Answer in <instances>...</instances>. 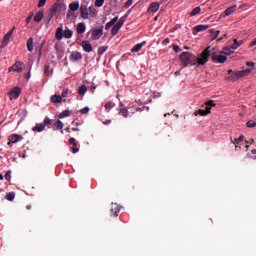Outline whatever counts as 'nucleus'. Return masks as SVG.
I'll use <instances>...</instances> for the list:
<instances>
[{
  "label": "nucleus",
  "instance_id": "f257e3e1",
  "mask_svg": "<svg viewBox=\"0 0 256 256\" xmlns=\"http://www.w3.org/2000/svg\"><path fill=\"white\" fill-rule=\"evenodd\" d=\"M209 57H211V48H206L202 53L195 56L191 52H183L180 55V61L183 63L184 67H189V65H197L201 67V65H205L209 61Z\"/></svg>",
  "mask_w": 256,
  "mask_h": 256
},
{
  "label": "nucleus",
  "instance_id": "f03ea898",
  "mask_svg": "<svg viewBox=\"0 0 256 256\" xmlns=\"http://www.w3.org/2000/svg\"><path fill=\"white\" fill-rule=\"evenodd\" d=\"M142 111H145V106L139 107V102L130 104L127 108H120V115L122 117H133L135 113H141Z\"/></svg>",
  "mask_w": 256,
  "mask_h": 256
},
{
  "label": "nucleus",
  "instance_id": "7ed1b4c3",
  "mask_svg": "<svg viewBox=\"0 0 256 256\" xmlns=\"http://www.w3.org/2000/svg\"><path fill=\"white\" fill-rule=\"evenodd\" d=\"M79 7V1L70 3L69 10L67 12V18L71 19V17H75V11H79Z\"/></svg>",
  "mask_w": 256,
  "mask_h": 256
},
{
  "label": "nucleus",
  "instance_id": "20e7f679",
  "mask_svg": "<svg viewBox=\"0 0 256 256\" xmlns=\"http://www.w3.org/2000/svg\"><path fill=\"white\" fill-rule=\"evenodd\" d=\"M9 73L15 71L16 73H21L23 71V62L16 61L13 66L8 68Z\"/></svg>",
  "mask_w": 256,
  "mask_h": 256
},
{
  "label": "nucleus",
  "instance_id": "39448f33",
  "mask_svg": "<svg viewBox=\"0 0 256 256\" xmlns=\"http://www.w3.org/2000/svg\"><path fill=\"white\" fill-rule=\"evenodd\" d=\"M8 95L11 101H13V99H19V96L21 95V88L15 87L8 93Z\"/></svg>",
  "mask_w": 256,
  "mask_h": 256
},
{
  "label": "nucleus",
  "instance_id": "423d86ee",
  "mask_svg": "<svg viewBox=\"0 0 256 256\" xmlns=\"http://www.w3.org/2000/svg\"><path fill=\"white\" fill-rule=\"evenodd\" d=\"M101 37H103V26L94 29L92 32L93 41H98V39H101Z\"/></svg>",
  "mask_w": 256,
  "mask_h": 256
},
{
  "label": "nucleus",
  "instance_id": "0eeeda50",
  "mask_svg": "<svg viewBox=\"0 0 256 256\" xmlns=\"http://www.w3.org/2000/svg\"><path fill=\"white\" fill-rule=\"evenodd\" d=\"M15 28H13L12 30H10L3 38L2 42H1V47L2 49L7 47V45H9V41H11V35H13V31Z\"/></svg>",
  "mask_w": 256,
  "mask_h": 256
},
{
  "label": "nucleus",
  "instance_id": "6e6552de",
  "mask_svg": "<svg viewBox=\"0 0 256 256\" xmlns=\"http://www.w3.org/2000/svg\"><path fill=\"white\" fill-rule=\"evenodd\" d=\"M212 61H214L216 63H225V61H227V56H225V54L220 52L219 55L214 54L212 56Z\"/></svg>",
  "mask_w": 256,
  "mask_h": 256
},
{
  "label": "nucleus",
  "instance_id": "1a4fd4ad",
  "mask_svg": "<svg viewBox=\"0 0 256 256\" xmlns=\"http://www.w3.org/2000/svg\"><path fill=\"white\" fill-rule=\"evenodd\" d=\"M80 17L85 20L89 19V8L85 4H81L80 6Z\"/></svg>",
  "mask_w": 256,
  "mask_h": 256
},
{
  "label": "nucleus",
  "instance_id": "9d476101",
  "mask_svg": "<svg viewBox=\"0 0 256 256\" xmlns=\"http://www.w3.org/2000/svg\"><path fill=\"white\" fill-rule=\"evenodd\" d=\"M19 141H23V136L19 134H12L9 136L8 145H11V143H19Z\"/></svg>",
  "mask_w": 256,
  "mask_h": 256
},
{
  "label": "nucleus",
  "instance_id": "9b49d317",
  "mask_svg": "<svg viewBox=\"0 0 256 256\" xmlns=\"http://www.w3.org/2000/svg\"><path fill=\"white\" fill-rule=\"evenodd\" d=\"M228 79H230V81H238V79H241V76L239 75V71L229 70Z\"/></svg>",
  "mask_w": 256,
  "mask_h": 256
},
{
  "label": "nucleus",
  "instance_id": "f8f14e48",
  "mask_svg": "<svg viewBox=\"0 0 256 256\" xmlns=\"http://www.w3.org/2000/svg\"><path fill=\"white\" fill-rule=\"evenodd\" d=\"M81 45L85 53H91V51H93V46L90 41L84 40Z\"/></svg>",
  "mask_w": 256,
  "mask_h": 256
},
{
  "label": "nucleus",
  "instance_id": "ddd939ff",
  "mask_svg": "<svg viewBox=\"0 0 256 256\" xmlns=\"http://www.w3.org/2000/svg\"><path fill=\"white\" fill-rule=\"evenodd\" d=\"M207 29H209V25H197L194 27L193 35L202 33V31H207Z\"/></svg>",
  "mask_w": 256,
  "mask_h": 256
},
{
  "label": "nucleus",
  "instance_id": "4468645a",
  "mask_svg": "<svg viewBox=\"0 0 256 256\" xmlns=\"http://www.w3.org/2000/svg\"><path fill=\"white\" fill-rule=\"evenodd\" d=\"M83 59V55L81 54V52H72L70 55V61H81Z\"/></svg>",
  "mask_w": 256,
  "mask_h": 256
},
{
  "label": "nucleus",
  "instance_id": "2eb2a0df",
  "mask_svg": "<svg viewBox=\"0 0 256 256\" xmlns=\"http://www.w3.org/2000/svg\"><path fill=\"white\" fill-rule=\"evenodd\" d=\"M63 127H65V124H63V121L61 120H57L55 123H54V131H61V134L63 135V133H65L63 131Z\"/></svg>",
  "mask_w": 256,
  "mask_h": 256
},
{
  "label": "nucleus",
  "instance_id": "dca6fc26",
  "mask_svg": "<svg viewBox=\"0 0 256 256\" xmlns=\"http://www.w3.org/2000/svg\"><path fill=\"white\" fill-rule=\"evenodd\" d=\"M118 21H119V16H115L111 21L106 23L105 30L109 31V29H111V27H115V25Z\"/></svg>",
  "mask_w": 256,
  "mask_h": 256
},
{
  "label": "nucleus",
  "instance_id": "f3484780",
  "mask_svg": "<svg viewBox=\"0 0 256 256\" xmlns=\"http://www.w3.org/2000/svg\"><path fill=\"white\" fill-rule=\"evenodd\" d=\"M145 45H147L146 41H143L141 43L136 44L132 49H131V53H139V51H141V49H143V47H145Z\"/></svg>",
  "mask_w": 256,
  "mask_h": 256
},
{
  "label": "nucleus",
  "instance_id": "a211bd4d",
  "mask_svg": "<svg viewBox=\"0 0 256 256\" xmlns=\"http://www.w3.org/2000/svg\"><path fill=\"white\" fill-rule=\"evenodd\" d=\"M237 11V4H234L230 7H228L225 11H224V15L225 17H229L230 15H233V13H235Z\"/></svg>",
  "mask_w": 256,
  "mask_h": 256
},
{
  "label": "nucleus",
  "instance_id": "6ab92c4d",
  "mask_svg": "<svg viewBox=\"0 0 256 256\" xmlns=\"http://www.w3.org/2000/svg\"><path fill=\"white\" fill-rule=\"evenodd\" d=\"M120 211H121V208L119 207V204H117V203L112 204L111 213H112L113 217H118Z\"/></svg>",
  "mask_w": 256,
  "mask_h": 256
},
{
  "label": "nucleus",
  "instance_id": "aec40b11",
  "mask_svg": "<svg viewBox=\"0 0 256 256\" xmlns=\"http://www.w3.org/2000/svg\"><path fill=\"white\" fill-rule=\"evenodd\" d=\"M76 31H77L78 35H83V33H85V31H87V26H85V23L80 22L77 25Z\"/></svg>",
  "mask_w": 256,
  "mask_h": 256
},
{
  "label": "nucleus",
  "instance_id": "412c9836",
  "mask_svg": "<svg viewBox=\"0 0 256 256\" xmlns=\"http://www.w3.org/2000/svg\"><path fill=\"white\" fill-rule=\"evenodd\" d=\"M32 131L37 132V133H43L45 131V124L43 123H38L36 124L33 128Z\"/></svg>",
  "mask_w": 256,
  "mask_h": 256
},
{
  "label": "nucleus",
  "instance_id": "4be33fe9",
  "mask_svg": "<svg viewBox=\"0 0 256 256\" xmlns=\"http://www.w3.org/2000/svg\"><path fill=\"white\" fill-rule=\"evenodd\" d=\"M159 2H153L150 4L148 11H150V13H157L159 11Z\"/></svg>",
  "mask_w": 256,
  "mask_h": 256
},
{
  "label": "nucleus",
  "instance_id": "5701e85b",
  "mask_svg": "<svg viewBox=\"0 0 256 256\" xmlns=\"http://www.w3.org/2000/svg\"><path fill=\"white\" fill-rule=\"evenodd\" d=\"M62 98H61V95H57V94H55V95H53V96H51V98H50V101H51V103H54V104H57V103H61L62 102ZM67 100H63V102L65 103Z\"/></svg>",
  "mask_w": 256,
  "mask_h": 256
},
{
  "label": "nucleus",
  "instance_id": "b1692460",
  "mask_svg": "<svg viewBox=\"0 0 256 256\" xmlns=\"http://www.w3.org/2000/svg\"><path fill=\"white\" fill-rule=\"evenodd\" d=\"M45 15L44 11H39L35 16H34V21L35 23H41L43 21V16Z\"/></svg>",
  "mask_w": 256,
  "mask_h": 256
},
{
  "label": "nucleus",
  "instance_id": "393cba45",
  "mask_svg": "<svg viewBox=\"0 0 256 256\" xmlns=\"http://www.w3.org/2000/svg\"><path fill=\"white\" fill-rule=\"evenodd\" d=\"M210 33V37L212 39V41H215V39H217L219 37V34L221 33L219 30H215V29H210L209 30Z\"/></svg>",
  "mask_w": 256,
  "mask_h": 256
},
{
  "label": "nucleus",
  "instance_id": "a878e982",
  "mask_svg": "<svg viewBox=\"0 0 256 256\" xmlns=\"http://www.w3.org/2000/svg\"><path fill=\"white\" fill-rule=\"evenodd\" d=\"M251 71H253V68H247L245 70H240L239 71V76L242 79V77H247V75L251 74Z\"/></svg>",
  "mask_w": 256,
  "mask_h": 256
},
{
  "label": "nucleus",
  "instance_id": "bb28decb",
  "mask_svg": "<svg viewBox=\"0 0 256 256\" xmlns=\"http://www.w3.org/2000/svg\"><path fill=\"white\" fill-rule=\"evenodd\" d=\"M55 37L58 41H61V39H63L64 35H63V28L62 27L57 28Z\"/></svg>",
  "mask_w": 256,
  "mask_h": 256
},
{
  "label": "nucleus",
  "instance_id": "cd10ccee",
  "mask_svg": "<svg viewBox=\"0 0 256 256\" xmlns=\"http://www.w3.org/2000/svg\"><path fill=\"white\" fill-rule=\"evenodd\" d=\"M221 53H223V55H225L226 57H229V55H233V53H235V51H233L230 48V46H226Z\"/></svg>",
  "mask_w": 256,
  "mask_h": 256
},
{
  "label": "nucleus",
  "instance_id": "c85d7f7f",
  "mask_svg": "<svg viewBox=\"0 0 256 256\" xmlns=\"http://www.w3.org/2000/svg\"><path fill=\"white\" fill-rule=\"evenodd\" d=\"M241 45H243V41L234 40V43L230 45V48L232 51H235V49H239Z\"/></svg>",
  "mask_w": 256,
  "mask_h": 256
},
{
  "label": "nucleus",
  "instance_id": "c756f323",
  "mask_svg": "<svg viewBox=\"0 0 256 256\" xmlns=\"http://www.w3.org/2000/svg\"><path fill=\"white\" fill-rule=\"evenodd\" d=\"M66 117H71V111L64 110L59 114V119H65Z\"/></svg>",
  "mask_w": 256,
  "mask_h": 256
},
{
  "label": "nucleus",
  "instance_id": "7c9ffc66",
  "mask_svg": "<svg viewBox=\"0 0 256 256\" xmlns=\"http://www.w3.org/2000/svg\"><path fill=\"white\" fill-rule=\"evenodd\" d=\"M63 35L65 39H71V37H73V31L71 29H66L64 30Z\"/></svg>",
  "mask_w": 256,
  "mask_h": 256
},
{
  "label": "nucleus",
  "instance_id": "2f4dec72",
  "mask_svg": "<svg viewBox=\"0 0 256 256\" xmlns=\"http://www.w3.org/2000/svg\"><path fill=\"white\" fill-rule=\"evenodd\" d=\"M199 113L202 117L209 115L211 113V106H207L205 110H199Z\"/></svg>",
  "mask_w": 256,
  "mask_h": 256
},
{
  "label": "nucleus",
  "instance_id": "473e14b6",
  "mask_svg": "<svg viewBox=\"0 0 256 256\" xmlns=\"http://www.w3.org/2000/svg\"><path fill=\"white\" fill-rule=\"evenodd\" d=\"M243 139H245V136L240 135L239 138H235L234 140L231 139V142L233 143V145H239L241 143V141H243Z\"/></svg>",
  "mask_w": 256,
  "mask_h": 256
},
{
  "label": "nucleus",
  "instance_id": "72a5a7b5",
  "mask_svg": "<svg viewBox=\"0 0 256 256\" xmlns=\"http://www.w3.org/2000/svg\"><path fill=\"white\" fill-rule=\"evenodd\" d=\"M44 74H45L47 77L53 75V69H51V66L45 65Z\"/></svg>",
  "mask_w": 256,
  "mask_h": 256
},
{
  "label": "nucleus",
  "instance_id": "f704fd0d",
  "mask_svg": "<svg viewBox=\"0 0 256 256\" xmlns=\"http://www.w3.org/2000/svg\"><path fill=\"white\" fill-rule=\"evenodd\" d=\"M85 93H87V86L86 85H81L78 88V94L84 96Z\"/></svg>",
  "mask_w": 256,
  "mask_h": 256
},
{
  "label": "nucleus",
  "instance_id": "c9c22d12",
  "mask_svg": "<svg viewBox=\"0 0 256 256\" xmlns=\"http://www.w3.org/2000/svg\"><path fill=\"white\" fill-rule=\"evenodd\" d=\"M121 30L120 26H117L116 24L114 25V27L111 29V35L112 37H115V35H117V33H119V31Z\"/></svg>",
  "mask_w": 256,
  "mask_h": 256
},
{
  "label": "nucleus",
  "instance_id": "e433bc0d",
  "mask_svg": "<svg viewBox=\"0 0 256 256\" xmlns=\"http://www.w3.org/2000/svg\"><path fill=\"white\" fill-rule=\"evenodd\" d=\"M199 13H201V7L197 6L190 13V17H195V15H199Z\"/></svg>",
  "mask_w": 256,
  "mask_h": 256
},
{
  "label": "nucleus",
  "instance_id": "4c0bfd02",
  "mask_svg": "<svg viewBox=\"0 0 256 256\" xmlns=\"http://www.w3.org/2000/svg\"><path fill=\"white\" fill-rule=\"evenodd\" d=\"M27 50L28 51H33V38H29L27 41Z\"/></svg>",
  "mask_w": 256,
  "mask_h": 256
},
{
  "label": "nucleus",
  "instance_id": "58836bf2",
  "mask_svg": "<svg viewBox=\"0 0 256 256\" xmlns=\"http://www.w3.org/2000/svg\"><path fill=\"white\" fill-rule=\"evenodd\" d=\"M246 126L249 128V129H253L254 127H256V120H250L246 123Z\"/></svg>",
  "mask_w": 256,
  "mask_h": 256
},
{
  "label": "nucleus",
  "instance_id": "ea45409f",
  "mask_svg": "<svg viewBox=\"0 0 256 256\" xmlns=\"http://www.w3.org/2000/svg\"><path fill=\"white\" fill-rule=\"evenodd\" d=\"M108 49H109L108 46H100V47L98 48V54H99V55H103V53H105V51H107Z\"/></svg>",
  "mask_w": 256,
  "mask_h": 256
},
{
  "label": "nucleus",
  "instance_id": "a19ab883",
  "mask_svg": "<svg viewBox=\"0 0 256 256\" xmlns=\"http://www.w3.org/2000/svg\"><path fill=\"white\" fill-rule=\"evenodd\" d=\"M115 107V104H113L111 101L107 102L105 104V109L106 111H110L111 109H113Z\"/></svg>",
  "mask_w": 256,
  "mask_h": 256
},
{
  "label": "nucleus",
  "instance_id": "79ce46f5",
  "mask_svg": "<svg viewBox=\"0 0 256 256\" xmlns=\"http://www.w3.org/2000/svg\"><path fill=\"white\" fill-rule=\"evenodd\" d=\"M6 199H7V201H13L15 199V193L14 192H9L6 195Z\"/></svg>",
  "mask_w": 256,
  "mask_h": 256
},
{
  "label": "nucleus",
  "instance_id": "37998d69",
  "mask_svg": "<svg viewBox=\"0 0 256 256\" xmlns=\"http://www.w3.org/2000/svg\"><path fill=\"white\" fill-rule=\"evenodd\" d=\"M116 25L118 26V27H123V25H125V18H120L117 22H116Z\"/></svg>",
  "mask_w": 256,
  "mask_h": 256
},
{
  "label": "nucleus",
  "instance_id": "c03bdc74",
  "mask_svg": "<svg viewBox=\"0 0 256 256\" xmlns=\"http://www.w3.org/2000/svg\"><path fill=\"white\" fill-rule=\"evenodd\" d=\"M105 0H95V7H103Z\"/></svg>",
  "mask_w": 256,
  "mask_h": 256
},
{
  "label": "nucleus",
  "instance_id": "a18cd8bd",
  "mask_svg": "<svg viewBox=\"0 0 256 256\" xmlns=\"http://www.w3.org/2000/svg\"><path fill=\"white\" fill-rule=\"evenodd\" d=\"M72 125H75L76 127H79L80 125H83V122H81L79 119H74L72 121Z\"/></svg>",
  "mask_w": 256,
  "mask_h": 256
},
{
  "label": "nucleus",
  "instance_id": "49530a36",
  "mask_svg": "<svg viewBox=\"0 0 256 256\" xmlns=\"http://www.w3.org/2000/svg\"><path fill=\"white\" fill-rule=\"evenodd\" d=\"M31 19H33V12H31L29 16L25 19V23L29 25V23H31Z\"/></svg>",
  "mask_w": 256,
  "mask_h": 256
},
{
  "label": "nucleus",
  "instance_id": "de8ad7c7",
  "mask_svg": "<svg viewBox=\"0 0 256 256\" xmlns=\"http://www.w3.org/2000/svg\"><path fill=\"white\" fill-rule=\"evenodd\" d=\"M80 113L82 115H87V113H89V107H84L80 110Z\"/></svg>",
  "mask_w": 256,
  "mask_h": 256
},
{
  "label": "nucleus",
  "instance_id": "09e8293b",
  "mask_svg": "<svg viewBox=\"0 0 256 256\" xmlns=\"http://www.w3.org/2000/svg\"><path fill=\"white\" fill-rule=\"evenodd\" d=\"M69 95V89H66L64 92H62V94L60 95L61 99H65V97H67Z\"/></svg>",
  "mask_w": 256,
  "mask_h": 256
},
{
  "label": "nucleus",
  "instance_id": "8fccbe9b",
  "mask_svg": "<svg viewBox=\"0 0 256 256\" xmlns=\"http://www.w3.org/2000/svg\"><path fill=\"white\" fill-rule=\"evenodd\" d=\"M44 125L45 127H47V125H51V118L46 116L44 119Z\"/></svg>",
  "mask_w": 256,
  "mask_h": 256
},
{
  "label": "nucleus",
  "instance_id": "3c124183",
  "mask_svg": "<svg viewBox=\"0 0 256 256\" xmlns=\"http://www.w3.org/2000/svg\"><path fill=\"white\" fill-rule=\"evenodd\" d=\"M217 104H215V102L213 100H209L208 102H206V106L208 107H215Z\"/></svg>",
  "mask_w": 256,
  "mask_h": 256
},
{
  "label": "nucleus",
  "instance_id": "603ef678",
  "mask_svg": "<svg viewBox=\"0 0 256 256\" xmlns=\"http://www.w3.org/2000/svg\"><path fill=\"white\" fill-rule=\"evenodd\" d=\"M47 3V0H39L38 2V7L41 8V7H45V4Z\"/></svg>",
  "mask_w": 256,
  "mask_h": 256
},
{
  "label": "nucleus",
  "instance_id": "864d4df0",
  "mask_svg": "<svg viewBox=\"0 0 256 256\" xmlns=\"http://www.w3.org/2000/svg\"><path fill=\"white\" fill-rule=\"evenodd\" d=\"M247 67H251L250 69H255V62H246Z\"/></svg>",
  "mask_w": 256,
  "mask_h": 256
},
{
  "label": "nucleus",
  "instance_id": "5fc2aeb1",
  "mask_svg": "<svg viewBox=\"0 0 256 256\" xmlns=\"http://www.w3.org/2000/svg\"><path fill=\"white\" fill-rule=\"evenodd\" d=\"M69 143L73 145V147H77V142L75 141V138H70Z\"/></svg>",
  "mask_w": 256,
  "mask_h": 256
},
{
  "label": "nucleus",
  "instance_id": "6e6d98bb",
  "mask_svg": "<svg viewBox=\"0 0 256 256\" xmlns=\"http://www.w3.org/2000/svg\"><path fill=\"white\" fill-rule=\"evenodd\" d=\"M5 179H6V181H11V171H8V172L5 174Z\"/></svg>",
  "mask_w": 256,
  "mask_h": 256
},
{
  "label": "nucleus",
  "instance_id": "4d7b16f0",
  "mask_svg": "<svg viewBox=\"0 0 256 256\" xmlns=\"http://www.w3.org/2000/svg\"><path fill=\"white\" fill-rule=\"evenodd\" d=\"M173 51H175V53H179L181 48H179V45H173Z\"/></svg>",
  "mask_w": 256,
  "mask_h": 256
},
{
  "label": "nucleus",
  "instance_id": "13d9d810",
  "mask_svg": "<svg viewBox=\"0 0 256 256\" xmlns=\"http://www.w3.org/2000/svg\"><path fill=\"white\" fill-rule=\"evenodd\" d=\"M58 10H59V4H54L53 7H52V11L54 13H57Z\"/></svg>",
  "mask_w": 256,
  "mask_h": 256
},
{
  "label": "nucleus",
  "instance_id": "bf43d9fd",
  "mask_svg": "<svg viewBox=\"0 0 256 256\" xmlns=\"http://www.w3.org/2000/svg\"><path fill=\"white\" fill-rule=\"evenodd\" d=\"M121 109H127V107H125V104L120 102L119 104V113L121 114Z\"/></svg>",
  "mask_w": 256,
  "mask_h": 256
},
{
  "label": "nucleus",
  "instance_id": "052dcab7",
  "mask_svg": "<svg viewBox=\"0 0 256 256\" xmlns=\"http://www.w3.org/2000/svg\"><path fill=\"white\" fill-rule=\"evenodd\" d=\"M89 11H90V14L92 13V15H97V11L95 10L94 7H90Z\"/></svg>",
  "mask_w": 256,
  "mask_h": 256
},
{
  "label": "nucleus",
  "instance_id": "680f3d73",
  "mask_svg": "<svg viewBox=\"0 0 256 256\" xmlns=\"http://www.w3.org/2000/svg\"><path fill=\"white\" fill-rule=\"evenodd\" d=\"M256 46V38H254L251 42H250V44H249V47L251 48V47H255Z\"/></svg>",
  "mask_w": 256,
  "mask_h": 256
},
{
  "label": "nucleus",
  "instance_id": "e2e57ef3",
  "mask_svg": "<svg viewBox=\"0 0 256 256\" xmlns=\"http://www.w3.org/2000/svg\"><path fill=\"white\" fill-rule=\"evenodd\" d=\"M131 5H133V0H128V1L125 3V7H131Z\"/></svg>",
  "mask_w": 256,
  "mask_h": 256
},
{
  "label": "nucleus",
  "instance_id": "0e129e2a",
  "mask_svg": "<svg viewBox=\"0 0 256 256\" xmlns=\"http://www.w3.org/2000/svg\"><path fill=\"white\" fill-rule=\"evenodd\" d=\"M169 43H171V40L169 38H166L164 41H163V45H169Z\"/></svg>",
  "mask_w": 256,
  "mask_h": 256
},
{
  "label": "nucleus",
  "instance_id": "69168bd1",
  "mask_svg": "<svg viewBox=\"0 0 256 256\" xmlns=\"http://www.w3.org/2000/svg\"><path fill=\"white\" fill-rule=\"evenodd\" d=\"M72 153H79V148H77V146H74V148L72 149Z\"/></svg>",
  "mask_w": 256,
  "mask_h": 256
},
{
  "label": "nucleus",
  "instance_id": "338daca9",
  "mask_svg": "<svg viewBox=\"0 0 256 256\" xmlns=\"http://www.w3.org/2000/svg\"><path fill=\"white\" fill-rule=\"evenodd\" d=\"M104 125H111V120H106L105 122H103Z\"/></svg>",
  "mask_w": 256,
  "mask_h": 256
},
{
  "label": "nucleus",
  "instance_id": "774afa93",
  "mask_svg": "<svg viewBox=\"0 0 256 256\" xmlns=\"http://www.w3.org/2000/svg\"><path fill=\"white\" fill-rule=\"evenodd\" d=\"M194 115H195V117H197V116H199V115H201V114L199 113V110H196V111L194 112Z\"/></svg>",
  "mask_w": 256,
  "mask_h": 256
}]
</instances>
